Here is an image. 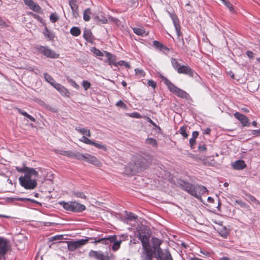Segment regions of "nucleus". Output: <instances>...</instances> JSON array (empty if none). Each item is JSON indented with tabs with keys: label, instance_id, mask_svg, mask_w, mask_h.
<instances>
[{
	"label": "nucleus",
	"instance_id": "f257e3e1",
	"mask_svg": "<svg viewBox=\"0 0 260 260\" xmlns=\"http://www.w3.org/2000/svg\"><path fill=\"white\" fill-rule=\"evenodd\" d=\"M17 172L24 173V176L19 178L20 184L26 189H34L37 186V182L36 179L32 178L33 176L38 177L39 173L34 168L27 167L23 168L17 167Z\"/></svg>",
	"mask_w": 260,
	"mask_h": 260
},
{
	"label": "nucleus",
	"instance_id": "f03ea898",
	"mask_svg": "<svg viewBox=\"0 0 260 260\" xmlns=\"http://www.w3.org/2000/svg\"><path fill=\"white\" fill-rule=\"evenodd\" d=\"M177 183L183 190L198 199H201L202 196L208 191L207 188L201 185H193L182 180H178Z\"/></svg>",
	"mask_w": 260,
	"mask_h": 260
},
{
	"label": "nucleus",
	"instance_id": "7ed1b4c3",
	"mask_svg": "<svg viewBox=\"0 0 260 260\" xmlns=\"http://www.w3.org/2000/svg\"><path fill=\"white\" fill-rule=\"evenodd\" d=\"M139 239L141 241L143 246V254L145 260H152L154 250L149 244V235L143 233L142 231L138 233Z\"/></svg>",
	"mask_w": 260,
	"mask_h": 260
},
{
	"label": "nucleus",
	"instance_id": "20e7f679",
	"mask_svg": "<svg viewBox=\"0 0 260 260\" xmlns=\"http://www.w3.org/2000/svg\"><path fill=\"white\" fill-rule=\"evenodd\" d=\"M91 243L95 244L102 243L105 245H110L113 243L112 249L116 251L120 248L121 241L117 240L116 235H112L103 238H94V241L91 242Z\"/></svg>",
	"mask_w": 260,
	"mask_h": 260
},
{
	"label": "nucleus",
	"instance_id": "39448f33",
	"mask_svg": "<svg viewBox=\"0 0 260 260\" xmlns=\"http://www.w3.org/2000/svg\"><path fill=\"white\" fill-rule=\"evenodd\" d=\"M60 204L62 205V207L65 210L70 212H81L86 209L84 205L79 204L76 202H62L60 203Z\"/></svg>",
	"mask_w": 260,
	"mask_h": 260
},
{
	"label": "nucleus",
	"instance_id": "423d86ee",
	"mask_svg": "<svg viewBox=\"0 0 260 260\" xmlns=\"http://www.w3.org/2000/svg\"><path fill=\"white\" fill-rule=\"evenodd\" d=\"M162 78L165 84L168 86V88L171 91L173 92L174 93L179 97L182 98H187L188 94L185 91L176 87L166 78L162 77Z\"/></svg>",
	"mask_w": 260,
	"mask_h": 260
},
{
	"label": "nucleus",
	"instance_id": "0eeeda50",
	"mask_svg": "<svg viewBox=\"0 0 260 260\" xmlns=\"http://www.w3.org/2000/svg\"><path fill=\"white\" fill-rule=\"evenodd\" d=\"M90 239H94V238H87L75 241H67L68 249L71 251H73L85 245Z\"/></svg>",
	"mask_w": 260,
	"mask_h": 260
},
{
	"label": "nucleus",
	"instance_id": "6e6552de",
	"mask_svg": "<svg viewBox=\"0 0 260 260\" xmlns=\"http://www.w3.org/2000/svg\"><path fill=\"white\" fill-rule=\"evenodd\" d=\"M80 158L78 160H84L86 162H89L98 167L102 166V163L94 156L89 154H82L80 153Z\"/></svg>",
	"mask_w": 260,
	"mask_h": 260
},
{
	"label": "nucleus",
	"instance_id": "1a4fd4ad",
	"mask_svg": "<svg viewBox=\"0 0 260 260\" xmlns=\"http://www.w3.org/2000/svg\"><path fill=\"white\" fill-rule=\"evenodd\" d=\"M155 255L157 260H173L170 252L167 249L158 248Z\"/></svg>",
	"mask_w": 260,
	"mask_h": 260
},
{
	"label": "nucleus",
	"instance_id": "9d476101",
	"mask_svg": "<svg viewBox=\"0 0 260 260\" xmlns=\"http://www.w3.org/2000/svg\"><path fill=\"white\" fill-rule=\"evenodd\" d=\"M38 51L43 54L47 57L51 58H56L59 56V54L56 53L54 51L51 50L47 47L39 46L37 47Z\"/></svg>",
	"mask_w": 260,
	"mask_h": 260
},
{
	"label": "nucleus",
	"instance_id": "9b49d317",
	"mask_svg": "<svg viewBox=\"0 0 260 260\" xmlns=\"http://www.w3.org/2000/svg\"><path fill=\"white\" fill-rule=\"evenodd\" d=\"M27 237L23 233L17 234V242H19V244L17 243V249L24 250L26 246L27 242Z\"/></svg>",
	"mask_w": 260,
	"mask_h": 260
},
{
	"label": "nucleus",
	"instance_id": "f8f14e48",
	"mask_svg": "<svg viewBox=\"0 0 260 260\" xmlns=\"http://www.w3.org/2000/svg\"><path fill=\"white\" fill-rule=\"evenodd\" d=\"M147 165H146L145 160L142 159L141 161L139 160L137 162L135 163L134 166H133L132 168H131V170H132V173H135L143 171L145 169Z\"/></svg>",
	"mask_w": 260,
	"mask_h": 260
},
{
	"label": "nucleus",
	"instance_id": "ddd939ff",
	"mask_svg": "<svg viewBox=\"0 0 260 260\" xmlns=\"http://www.w3.org/2000/svg\"><path fill=\"white\" fill-rule=\"evenodd\" d=\"M169 14H170V16L171 17V18L173 21L174 25L175 26L176 34L178 36V38L179 40H180V37L181 36H182V33L180 30V26L179 24V20H178L177 16L175 14H172L170 13H169Z\"/></svg>",
	"mask_w": 260,
	"mask_h": 260
},
{
	"label": "nucleus",
	"instance_id": "4468645a",
	"mask_svg": "<svg viewBox=\"0 0 260 260\" xmlns=\"http://www.w3.org/2000/svg\"><path fill=\"white\" fill-rule=\"evenodd\" d=\"M179 74H183L193 77L196 72L188 66H181L177 70Z\"/></svg>",
	"mask_w": 260,
	"mask_h": 260
},
{
	"label": "nucleus",
	"instance_id": "2eb2a0df",
	"mask_svg": "<svg viewBox=\"0 0 260 260\" xmlns=\"http://www.w3.org/2000/svg\"><path fill=\"white\" fill-rule=\"evenodd\" d=\"M58 154H61L62 155L66 156L67 157L76 159L78 160V158H80V153L77 151H63V150H57L56 152Z\"/></svg>",
	"mask_w": 260,
	"mask_h": 260
},
{
	"label": "nucleus",
	"instance_id": "dca6fc26",
	"mask_svg": "<svg viewBox=\"0 0 260 260\" xmlns=\"http://www.w3.org/2000/svg\"><path fill=\"white\" fill-rule=\"evenodd\" d=\"M234 116L236 119H237L240 121L243 126H248L250 125L249 119L245 115L239 112H236L234 114Z\"/></svg>",
	"mask_w": 260,
	"mask_h": 260
},
{
	"label": "nucleus",
	"instance_id": "f3484780",
	"mask_svg": "<svg viewBox=\"0 0 260 260\" xmlns=\"http://www.w3.org/2000/svg\"><path fill=\"white\" fill-rule=\"evenodd\" d=\"M9 249L8 240L0 237V253L6 254Z\"/></svg>",
	"mask_w": 260,
	"mask_h": 260
},
{
	"label": "nucleus",
	"instance_id": "a211bd4d",
	"mask_svg": "<svg viewBox=\"0 0 260 260\" xmlns=\"http://www.w3.org/2000/svg\"><path fill=\"white\" fill-rule=\"evenodd\" d=\"M24 3L32 11L39 12L41 8L40 6L32 0H24Z\"/></svg>",
	"mask_w": 260,
	"mask_h": 260
},
{
	"label": "nucleus",
	"instance_id": "6ab92c4d",
	"mask_svg": "<svg viewBox=\"0 0 260 260\" xmlns=\"http://www.w3.org/2000/svg\"><path fill=\"white\" fill-rule=\"evenodd\" d=\"M54 88L59 91L62 95L67 97L70 96V91L60 84L57 83V84H55V87Z\"/></svg>",
	"mask_w": 260,
	"mask_h": 260
},
{
	"label": "nucleus",
	"instance_id": "aec40b11",
	"mask_svg": "<svg viewBox=\"0 0 260 260\" xmlns=\"http://www.w3.org/2000/svg\"><path fill=\"white\" fill-rule=\"evenodd\" d=\"M230 229L222 225H220L217 228L219 234L224 238H226L230 233Z\"/></svg>",
	"mask_w": 260,
	"mask_h": 260
},
{
	"label": "nucleus",
	"instance_id": "412c9836",
	"mask_svg": "<svg viewBox=\"0 0 260 260\" xmlns=\"http://www.w3.org/2000/svg\"><path fill=\"white\" fill-rule=\"evenodd\" d=\"M104 53L107 58V62H108V64L109 65L113 64L115 66H116L117 62H116V56L107 51H104Z\"/></svg>",
	"mask_w": 260,
	"mask_h": 260
},
{
	"label": "nucleus",
	"instance_id": "4be33fe9",
	"mask_svg": "<svg viewBox=\"0 0 260 260\" xmlns=\"http://www.w3.org/2000/svg\"><path fill=\"white\" fill-rule=\"evenodd\" d=\"M235 170H240L244 169L246 167V164L243 160H236L232 165Z\"/></svg>",
	"mask_w": 260,
	"mask_h": 260
},
{
	"label": "nucleus",
	"instance_id": "5701e85b",
	"mask_svg": "<svg viewBox=\"0 0 260 260\" xmlns=\"http://www.w3.org/2000/svg\"><path fill=\"white\" fill-rule=\"evenodd\" d=\"M103 253L101 251H94L91 250L88 253V255L90 257H93L98 260L103 255Z\"/></svg>",
	"mask_w": 260,
	"mask_h": 260
},
{
	"label": "nucleus",
	"instance_id": "b1692460",
	"mask_svg": "<svg viewBox=\"0 0 260 260\" xmlns=\"http://www.w3.org/2000/svg\"><path fill=\"white\" fill-rule=\"evenodd\" d=\"M44 78L45 81L49 83L51 86L53 87H55V84H57L58 83H56L54 79L48 74L45 73L44 74Z\"/></svg>",
	"mask_w": 260,
	"mask_h": 260
},
{
	"label": "nucleus",
	"instance_id": "393cba45",
	"mask_svg": "<svg viewBox=\"0 0 260 260\" xmlns=\"http://www.w3.org/2000/svg\"><path fill=\"white\" fill-rule=\"evenodd\" d=\"M75 129L84 136L86 135L88 137L91 136V133L89 129L85 128H82L79 127H76Z\"/></svg>",
	"mask_w": 260,
	"mask_h": 260
},
{
	"label": "nucleus",
	"instance_id": "a878e982",
	"mask_svg": "<svg viewBox=\"0 0 260 260\" xmlns=\"http://www.w3.org/2000/svg\"><path fill=\"white\" fill-rule=\"evenodd\" d=\"M44 35L45 37L49 40H53L54 39V34L52 31L48 29V28L46 27L44 31Z\"/></svg>",
	"mask_w": 260,
	"mask_h": 260
},
{
	"label": "nucleus",
	"instance_id": "bb28decb",
	"mask_svg": "<svg viewBox=\"0 0 260 260\" xmlns=\"http://www.w3.org/2000/svg\"><path fill=\"white\" fill-rule=\"evenodd\" d=\"M17 111L19 112L21 114L23 115L25 119H28L33 122L35 121V120H36L35 118L34 117H32L31 115H29L25 111H24L21 109H19L18 108H17Z\"/></svg>",
	"mask_w": 260,
	"mask_h": 260
},
{
	"label": "nucleus",
	"instance_id": "cd10ccee",
	"mask_svg": "<svg viewBox=\"0 0 260 260\" xmlns=\"http://www.w3.org/2000/svg\"><path fill=\"white\" fill-rule=\"evenodd\" d=\"M246 196L247 197V200L250 202V203H252L253 205H260L259 202L257 200L255 197L250 194L246 195Z\"/></svg>",
	"mask_w": 260,
	"mask_h": 260
},
{
	"label": "nucleus",
	"instance_id": "c85d7f7f",
	"mask_svg": "<svg viewBox=\"0 0 260 260\" xmlns=\"http://www.w3.org/2000/svg\"><path fill=\"white\" fill-rule=\"evenodd\" d=\"M70 32L73 36L77 37L80 35L81 30L79 27L74 26L70 29Z\"/></svg>",
	"mask_w": 260,
	"mask_h": 260
},
{
	"label": "nucleus",
	"instance_id": "c756f323",
	"mask_svg": "<svg viewBox=\"0 0 260 260\" xmlns=\"http://www.w3.org/2000/svg\"><path fill=\"white\" fill-rule=\"evenodd\" d=\"M146 143L148 145H150L154 147H157V142L156 140L152 138H147L146 140Z\"/></svg>",
	"mask_w": 260,
	"mask_h": 260
},
{
	"label": "nucleus",
	"instance_id": "7c9ffc66",
	"mask_svg": "<svg viewBox=\"0 0 260 260\" xmlns=\"http://www.w3.org/2000/svg\"><path fill=\"white\" fill-rule=\"evenodd\" d=\"M69 5L72 10H78V5L77 0H69Z\"/></svg>",
	"mask_w": 260,
	"mask_h": 260
},
{
	"label": "nucleus",
	"instance_id": "2f4dec72",
	"mask_svg": "<svg viewBox=\"0 0 260 260\" xmlns=\"http://www.w3.org/2000/svg\"><path fill=\"white\" fill-rule=\"evenodd\" d=\"M90 9L89 8L86 9L83 12V19L85 21H88L90 19Z\"/></svg>",
	"mask_w": 260,
	"mask_h": 260
},
{
	"label": "nucleus",
	"instance_id": "473e14b6",
	"mask_svg": "<svg viewBox=\"0 0 260 260\" xmlns=\"http://www.w3.org/2000/svg\"><path fill=\"white\" fill-rule=\"evenodd\" d=\"M153 243L154 251H156V253L157 248H160L159 246L161 244V241L157 238H154L153 239Z\"/></svg>",
	"mask_w": 260,
	"mask_h": 260
},
{
	"label": "nucleus",
	"instance_id": "72a5a7b5",
	"mask_svg": "<svg viewBox=\"0 0 260 260\" xmlns=\"http://www.w3.org/2000/svg\"><path fill=\"white\" fill-rule=\"evenodd\" d=\"M171 62L173 68L177 71L178 69L181 66L178 63L177 59L174 58H171Z\"/></svg>",
	"mask_w": 260,
	"mask_h": 260
},
{
	"label": "nucleus",
	"instance_id": "f704fd0d",
	"mask_svg": "<svg viewBox=\"0 0 260 260\" xmlns=\"http://www.w3.org/2000/svg\"><path fill=\"white\" fill-rule=\"evenodd\" d=\"M153 45L157 49L159 50H161L163 48L164 45L159 41H154L153 42Z\"/></svg>",
	"mask_w": 260,
	"mask_h": 260
},
{
	"label": "nucleus",
	"instance_id": "c9c22d12",
	"mask_svg": "<svg viewBox=\"0 0 260 260\" xmlns=\"http://www.w3.org/2000/svg\"><path fill=\"white\" fill-rule=\"evenodd\" d=\"M91 50L94 54L99 56H103L105 54L104 52H102L99 49H96L95 47L92 48Z\"/></svg>",
	"mask_w": 260,
	"mask_h": 260
},
{
	"label": "nucleus",
	"instance_id": "e433bc0d",
	"mask_svg": "<svg viewBox=\"0 0 260 260\" xmlns=\"http://www.w3.org/2000/svg\"><path fill=\"white\" fill-rule=\"evenodd\" d=\"M79 141L86 144L91 145L93 141L83 136Z\"/></svg>",
	"mask_w": 260,
	"mask_h": 260
},
{
	"label": "nucleus",
	"instance_id": "4c0bfd02",
	"mask_svg": "<svg viewBox=\"0 0 260 260\" xmlns=\"http://www.w3.org/2000/svg\"><path fill=\"white\" fill-rule=\"evenodd\" d=\"M133 31L136 34L141 36H142L145 32L143 29L137 27L134 28Z\"/></svg>",
	"mask_w": 260,
	"mask_h": 260
},
{
	"label": "nucleus",
	"instance_id": "58836bf2",
	"mask_svg": "<svg viewBox=\"0 0 260 260\" xmlns=\"http://www.w3.org/2000/svg\"><path fill=\"white\" fill-rule=\"evenodd\" d=\"M94 19L95 21H96V22H101L102 23H103V24L106 23L107 22V19H106V18L104 17H102L101 18L100 16H95L94 18Z\"/></svg>",
	"mask_w": 260,
	"mask_h": 260
},
{
	"label": "nucleus",
	"instance_id": "ea45409f",
	"mask_svg": "<svg viewBox=\"0 0 260 260\" xmlns=\"http://www.w3.org/2000/svg\"><path fill=\"white\" fill-rule=\"evenodd\" d=\"M235 203L238 204L239 205H240L241 207H242L244 208H246V209L249 208V206L246 203H245V202H244L241 200H236L235 201Z\"/></svg>",
	"mask_w": 260,
	"mask_h": 260
},
{
	"label": "nucleus",
	"instance_id": "a19ab883",
	"mask_svg": "<svg viewBox=\"0 0 260 260\" xmlns=\"http://www.w3.org/2000/svg\"><path fill=\"white\" fill-rule=\"evenodd\" d=\"M73 194L77 198H80L81 199H86V197L84 194V193L80 191H74Z\"/></svg>",
	"mask_w": 260,
	"mask_h": 260
},
{
	"label": "nucleus",
	"instance_id": "79ce46f5",
	"mask_svg": "<svg viewBox=\"0 0 260 260\" xmlns=\"http://www.w3.org/2000/svg\"><path fill=\"white\" fill-rule=\"evenodd\" d=\"M91 145H93L99 149H103V150L106 149V147L105 145L94 142V141L92 142Z\"/></svg>",
	"mask_w": 260,
	"mask_h": 260
},
{
	"label": "nucleus",
	"instance_id": "37998d69",
	"mask_svg": "<svg viewBox=\"0 0 260 260\" xmlns=\"http://www.w3.org/2000/svg\"><path fill=\"white\" fill-rule=\"evenodd\" d=\"M186 127L185 126H182L180 127L179 129L180 133L182 135V136L184 138H187L188 137V134L186 132Z\"/></svg>",
	"mask_w": 260,
	"mask_h": 260
},
{
	"label": "nucleus",
	"instance_id": "c03bdc74",
	"mask_svg": "<svg viewBox=\"0 0 260 260\" xmlns=\"http://www.w3.org/2000/svg\"><path fill=\"white\" fill-rule=\"evenodd\" d=\"M118 66H123L127 68H130L129 64L128 62H125L123 60H120V61H118L117 62L116 67H117Z\"/></svg>",
	"mask_w": 260,
	"mask_h": 260
},
{
	"label": "nucleus",
	"instance_id": "a18cd8bd",
	"mask_svg": "<svg viewBox=\"0 0 260 260\" xmlns=\"http://www.w3.org/2000/svg\"><path fill=\"white\" fill-rule=\"evenodd\" d=\"M146 119L147 120V121L150 123V124H151L152 125H153L155 128H156L159 131H161V128L160 127L157 125L155 123H154L152 120L151 118H150L149 117H147L146 118Z\"/></svg>",
	"mask_w": 260,
	"mask_h": 260
},
{
	"label": "nucleus",
	"instance_id": "49530a36",
	"mask_svg": "<svg viewBox=\"0 0 260 260\" xmlns=\"http://www.w3.org/2000/svg\"><path fill=\"white\" fill-rule=\"evenodd\" d=\"M126 218L131 220H135L137 218V216L134 213L130 212L126 214Z\"/></svg>",
	"mask_w": 260,
	"mask_h": 260
},
{
	"label": "nucleus",
	"instance_id": "de8ad7c7",
	"mask_svg": "<svg viewBox=\"0 0 260 260\" xmlns=\"http://www.w3.org/2000/svg\"><path fill=\"white\" fill-rule=\"evenodd\" d=\"M136 74L139 77H144L145 76V72L142 69H135Z\"/></svg>",
	"mask_w": 260,
	"mask_h": 260
},
{
	"label": "nucleus",
	"instance_id": "09e8293b",
	"mask_svg": "<svg viewBox=\"0 0 260 260\" xmlns=\"http://www.w3.org/2000/svg\"><path fill=\"white\" fill-rule=\"evenodd\" d=\"M50 19L52 22L55 23L58 20V17L56 14L53 13L50 16Z\"/></svg>",
	"mask_w": 260,
	"mask_h": 260
},
{
	"label": "nucleus",
	"instance_id": "8fccbe9b",
	"mask_svg": "<svg viewBox=\"0 0 260 260\" xmlns=\"http://www.w3.org/2000/svg\"><path fill=\"white\" fill-rule=\"evenodd\" d=\"M223 4L226 6L230 10V11H232L233 7L232 4L230 3L229 1L227 0H221Z\"/></svg>",
	"mask_w": 260,
	"mask_h": 260
},
{
	"label": "nucleus",
	"instance_id": "3c124183",
	"mask_svg": "<svg viewBox=\"0 0 260 260\" xmlns=\"http://www.w3.org/2000/svg\"><path fill=\"white\" fill-rule=\"evenodd\" d=\"M82 85L84 88L86 90L90 87V83L87 81H83L82 82Z\"/></svg>",
	"mask_w": 260,
	"mask_h": 260
},
{
	"label": "nucleus",
	"instance_id": "603ef678",
	"mask_svg": "<svg viewBox=\"0 0 260 260\" xmlns=\"http://www.w3.org/2000/svg\"><path fill=\"white\" fill-rule=\"evenodd\" d=\"M116 105L118 107H121L122 108L125 109L126 108V105L122 101H118Z\"/></svg>",
	"mask_w": 260,
	"mask_h": 260
},
{
	"label": "nucleus",
	"instance_id": "864d4df0",
	"mask_svg": "<svg viewBox=\"0 0 260 260\" xmlns=\"http://www.w3.org/2000/svg\"><path fill=\"white\" fill-rule=\"evenodd\" d=\"M69 81L71 85L74 86L76 89H78L79 88V86L73 79H70Z\"/></svg>",
	"mask_w": 260,
	"mask_h": 260
},
{
	"label": "nucleus",
	"instance_id": "5fc2aeb1",
	"mask_svg": "<svg viewBox=\"0 0 260 260\" xmlns=\"http://www.w3.org/2000/svg\"><path fill=\"white\" fill-rule=\"evenodd\" d=\"M148 85L149 86H151L153 88H155V87H156V83L153 81V80H149L148 81Z\"/></svg>",
	"mask_w": 260,
	"mask_h": 260
},
{
	"label": "nucleus",
	"instance_id": "6e6d98bb",
	"mask_svg": "<svg viewBox=\"0 0 260 260\" xmlns=\"http://www.w3.org/2000/svg\"><path fill=\"white\" fill-rule=\"evenodd\" d=\"M160 51L163 52L165 54H168L169 52L170 49L169 48L164 45L163 48L161 49Z\"/></svg>",
	"mask_w": 260,
	"mask_h": 260
},
{
	"label": "nucleus",
	"instance_id": "4d7b16f0",
	"mask_svg": "<svg viewBox=\"0 0 260 260\" xmlns=\"http://www.w3.org/2000/svg\"><path fill=\"white\" fill-rule=\"evenodd\" d=\"M198 149H199V151L201 152L205 151L206 150V147L205 146V145H200L198 146Z\"/></svg>",
	"mask_w": 260,
	"mask_h": 260
},
{
	"label": "nucleus",
	"instance_id": "13d9d810",
	"mask_svg": "<svg viewBox=\"0 0 260 260\" xmlns=\"http://www.w3.org/2000/svg\"><path fill=\"white\" fill-rule=\"evenodd\" d=\"M72 11L73 15L75 18H77L79 16V13H78V10H75V11L72 10Z\"/></svg>",
	"mask_w": 260,
	"mask_h": 260
},
{
	"label": "nucleus",
	"instance_id": "bf43d9fd",
	"mask_svg": "<svg viewBox=\"0 0 260 260\" xmlns=\"http://www.w3.org/2000/svg\"><path fill=\"white\" fill-rule=\"evenodd\" d=\"M195 143H196V139H193V138H190V140H189V144H190V147L192 148H193V146L194 145Z\"/></svg>",
	"mask_w": 260,
	"mask_h": 260
},
{
	"label": "nucleus",
	"instance_id": "052dcab7",
	"mask_svg": "<svg viewBox=\"0 0 260 260\" xmlns=\"http://www.w3.org/2000/svg\"><path fill=\"white\" fill-rule=\"evenodd\" d=\"M28 200V201H30L32 203H38V202L35 201V200H34L32 199H23V198H17V200L23 201V200Z\"/></svg>",
	"mask_w": 260,
	"mask_h": 260
},
{
	"label": "nucleus",
	"instance_id": "680f3d73",
	"mask_svg": "<svg viewBox=\"0 0 260 260\" xmlns=\"http://www.w3.org/2000/svg\"><path fill=\"white\" fill-rule=\"evenodd\" d=\"M199 136V132L197 131H194L193 132L192 134V138L193 139H196Z\"/></svg>",
	"mask_w": 260,
	"mask_h": 260
},
{
	"label": "nucleus",
	"instance_id": "e2e57ef3",
	"mask_svg": "<svg viewBox=\"0 0 260 260\" xmlns=\"http://www.w3.org/2000/svg\"><path fill=\"white\" fill-rule=\"evenodd\" d=\"M252 134L256 136H260V129L253 130Z\"/></svg>",
	"mask_w": 260,
	"mask_h": 260
},
{
	"label": "nucleus",
	"instance_id": "0e129e2a",
	"mask_svg": "<svg viewBox=\"0 0 260 260\" xmlns=\"http://www.w3.org/2000/svg\"><path fill=\"white\" fill-rule=\"evenodd\" d=\"M89 36H90V32L89 31V30H86L84 31V37L85 39L87 40Z\"/></svg>",
	"mask_w": 260,
	"mask_h": 260
},
{
	"label": "nucleus",
	"instance_id": "69168bd1",
	"mask_svg": "<svg viewBox=\"0 0 260 260\" xmlns=\"http://www.w3.org/2000/svg\"><path fill=\"white\" fill-rule=\"evenodd\" d=\"M6 25L5 21L0 17V26H5Z\"/></svg>",
	"mask_w": 260,
	"mask_h": 260
},
{
	"label": "nucleus",
	"instance_id": "338daca9",
	"mask_svg": "<svg viewBox=\"0 0 260 260\" xmlns=\"http://www.w3.org/2000/svg\"><path fill=\"white\" fill-rule=\"evenodd\" d=\"M246 54L249 58H252L253 53L250 51H247L246 52Z\"/></svg>",
	"mask_w": 260,
	"mask_h": 260
},
{
	"label": "nucleus",
	"instance_id": "774afa93",
	"mask_svg": "<svg viewBox=\"0 0 260 260\" xmlns=\"http://www.w3.org/2000/svg\"><path fill=\"white\" fill-rule=\"evenodd\" d=\"M62 236H56L52 237V240H60Z\"/></svg>",
	"mask_w": 260,
	"mask_h": 260
}]
</instances>
